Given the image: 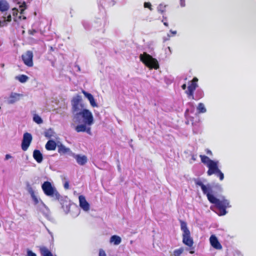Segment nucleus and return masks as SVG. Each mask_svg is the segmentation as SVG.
Returning <instances> with one entry per match:
<instances>
[{"label": "nucleus", "instance_id": "obj_1", "mask_svg": "<svg viewBox=\"0 0 256 256\" xmlns=\"http://www.w3.org/2000/svg\"><path fill=\"white\" fill-rule=\"evenodd\" d=\"M194 182L196 186H200L203 194L206 195L208 201L211 204H214L216 208H218V214L220 216L226 214L227 213L226 208L231 206L228 200L224 198H222L220 200L214 196L212 186L210 184H208L206 186L200 180H194Z\"/></svg>", "mask_w": 256, "mask_h": 256}, {"label": "nucleus", "instance_id": "obj_2", "mask_svg": "<svg viewBox=\"0 0 256 256\" xmlns=\"http://www.w3.org/2000/svg\"><path fill=\"white\" fill-rule=\"evenodd\" d=\"M200 157L201 159L202 162L206 164L208 168L207 172L208 176H210L215 174L219 178L220 180H224V174L218 168V161L212 160L208 156L200 154Z\"/></svg>", "mask_w": 256, "mask_h": 256}, {"label": "nucleus", "instance_id": "obj_3", "mask_svg": "<svg viewBox=\"0 0 256 256\" xmlns=\"http://www.w3.org/2000/svg\"><path fill=\"white\" fill-rule=\"evenodd\" d=\"M198 78L196 77L193 78L190 82V84L188 87V90L186 91L188 98L192 100H198L202 98L204 96L203 92L201 90H198L196 94V97L194 96V93L196 88L198 86Z\"/></svg>", "mask_w": 256, "mask_h": 256}, {"label": "nucleus", "instance_id": "obj_4", "mask_svg": "<svg viewBox=\"0 0 256 256\" xmlns=\"http://www.w3.org/2000/svg\"><path fill=\"white\" fill-rule=\"evenodd\" d=\"M140 61L150 69L157 70L159 68L158 60L146 52H144L142 54H140Z\"/></svg>", "mask_w": 256, "mask_h": 256}, {"label": "nucleus", "instance_id": "obj_5", "mask_svg": "<svg viewBox=\"0 0 256 256\" xmlns=\"http://www.w3.org/2000/svg\"><path fill=\"white\" fill-rule=\"evenodd\" d=\"M180 228L182 231V242L190 248L194 244V240L190 236V232L187 227L186 223L182 220H180Z\"/></svg>", "mask_w": 256, "mask_h": 256}, {"label": "nucleus", "instance_id": "obj_6", "mask_svg": "<svg viewBox=\"0 0 256 256\" xmlns=\"http://www.w3.org/2000/svg\"><path fill=\"white\" fill-rule=\"evenodd\" d=\"M82 97L80 95H76L74 97L72 100V110L74 114V118H77L78 114L83 110L84 106L82 104Z\"/></svg>", "mask_w": 256, "mask_h": 256}, {"label": "nucleus", "instance_id": "obj_7", "mask_svg": "<svg viewBox=\"0 0 256 256\" xmlns=\"http://www.w3.org/2000/svg\"><path fill=\"white\" fill-rule=\"evenodd\" d=\"M42 188L44 194L47 196H54L56 198L60 197L58 192L48 181L44 182L42 184Z\"/></svg>", "mask_w": 256, "mask_h": 256}, {"label": "nucleus", "instance_id": "obj_8", "mask_svg": "<svg viewBox=\"0 0 256 256\" xmlns=\"http://www.w3.org/2000/svg\"><path fill=\"white\" fill-rule=\"evenodd\" d=\"M80 116H82L84 118V121L85 124L91 126L93 124V116L88 110L83 109L80 113L78 114V118H76L78 119Z\"/></svg>", "mask_w": 256, "mask_h": 256}, {"label": "nucleus", "instance_id": "obj_9", "mask_svg": "<svg viewBox=\"0 0 256 256\" xmlns=\"http://www.w3.org/2000/svg\"><path fill=\"white\" fill-rule=\"evenodd\" d=\"M32 140V136L30 133L25 132L23 136V139L22 142V149L26 151L30 146Z\"/></svg>", "mask_w": 256, "mask_h": 256}, {"label": "nucleus", "instance_id": "obj_10", "mask_svg": "<svg viewBox=\"0 0 256 256\" xmlns=\"http://www.w3.org/2000/svg\"><path fill=\"white\" fill-rule=\"evenodd\" d=\"M24 64L28 67L33 66V54L32 51L28 50L22 56Z\"/></svg>", "mask_w": 256, "mask_h": 256}, {"label": "nucleus", "instance_id": "obj_11", "mask_svg": "<svg viewBox=\"0 0 256 256\" xmlns=\"http://www.w3.org/2000/svg\"><path fill=\"white\" fill-rule=\"evenodd\" d=\"M79 202H80V207L84 211H88L90 210V204L88 202L86 201L85 197L80 195L78 197Z\"/></svg>", "mask_w": 256, "mask_h": 256}, {"label": "nucleus", "instance_id": "obj_12", "mask_svg": "<svg viewBox=\"0 0 256 256\" xmlns=\"http://www.w3.org/2000/svg\"><path fill=\"white\" fill-rule=\"evenodd\" d=\"M72 156L76 160L78 164L80 166L84 165L88 162L87 157L84 155L72 154Z\"/></svg>", "mask_w": 256, "mask_h": 256}, {"label": "nucleus", "instance_id": "obj_13", "mask_svg": "<svg viewBox=\"0 0 256 256\" xmlns=\"http://www.w3.org/2000/svg\"><path fill=\"white\" fill-rule=\"evenodd\" d=\"M12 21V16L10 14H8L7 12L4 14L0 20V28L6 26L8 22Z\"/></svg>", "mask_w": 256, "mask_h": 256}, {"label": "nucleus", "instance_id": "obj_14", "mask_svg": "<svg viewBox=\"0 0 256 256\" xmlns=\"http://www.w3.org/2000/svg\"><path fill=\"white\" fill-rule=\"evenodd\" d=\"M210 242L211 246L215 249L219 250L222 249V246L214 235H212L210 236Z\"/></svg>", "mask_w": 256, "mask_h": 256}, {"label": "nucleus", "instance_id": "obj_15", "mask_svg": "<svg viewBox=\"0 0 256 256\" xmlns=\"http://www.w3.org/2000/svg\"><path fill=\"white\" fill-rule=\"evenodd\" d=\"M22 94L15 92H12L10 96L9 100L8 101V104H13L20 100V98L22 96Z\"/></svg>", "mask_w": 256, "mask_h": 256}, {"label": "nucleus", "instance_id": "obj_16", "mask_svg": "<svg viewBox=\"0 0 256 256\" xmlns=\"http://www.w3.org/2000/svg\"><path fill=\"white\" fill-rule=\"evenodd\" d=\"M82 92L84 95V96L88 100L90 104V105L92 107L98 106V104L95 102L94 98L91 94L88 93L83 90H82Z\"/></svg>", "mask_w": 256, "mask_h": 256}, {"label": "nucleus", "instance_id": "obj_17", "mask_svg": "<svg viewBox=\"0 0 256 256\" xmlns=\"http://www.w3.org/2000/svg\"><path fill=\"white\" fill-rule=\"evenodd\" d=\"M39 250L42 256H56V255L54 256L52 252L46 246H40Z\"/></svg>", "mask_w": 256, "mask_h": 256}, {"label": "nucleus", "instance_id": "obj_18", "mask_svg": "<svg viewBox=\"0 0 256 256\" xmlns=\"http://www.w3.org/2000/svg\"><path fill=\"white\" fill-rule=\"evenodd\" d=\"M10 6L6 0H0V11L2 12H7Z\"/></svg>", "mask_w": 256, "mask_h": 256}, {"label": "nucleus", "instance_id": "obj_19", "mask_svg": "<svg viewBox=\"0 0 256 256\" xmlns=\"http://www.w3.org/2000/svg\"><path fill=\"white\" fill-rule=\"evenodd\" d=\"M34 158L38 162L40 163L43 160L42 154L38 150H34L33 152Z\"/></svg>", "mask_w": 256, "mask_h": 256}, {"label": "nucleus", "instance_id": "obj_20", "mask_svg": "<svg viewBox=\"0 0 256 256\" xmlns=\"http://www.w3.org/2000/svg\"><path fill=\"white\" fill-rule=\"evenodd\" d=\"M56 147V144L53 140H49L46 144V148L48 150H54Z\"/></svg>", "mask_w": 256, "mask_h": 256}, {"label": "nucleus", "instance_id": "obj_21", "mask_svg": "<svg viewBox=\"0 0 256 256\" xmlns=\"http://www.w3.org/2000/svg\"><path fill=\"white\" fill-rule=\"evenodd\" d=\"M58 151L60 154H64L70 152V150L69 148H66L64 145L60 144L58 146Z\"/></svg>", "mask_w": 256, "mask_h": 256}, {"label": "nucleus", "instance_id": "obj_22", "mask_svg": "<svg viewBox=\"0 0 256 256\" xmlns=\"http://www.w3.org/2000/svg\"><path fill=\"white\" fill-rule=\"evenodd\" d=\"M121 238L116 235H114L110 238V242L114 243V245H118L121 242Z\"/></svg>", "mask_w": 256, "mask_h": 256}, {"label": "nucleus", "instance_id": "obj_23", "mask_svg": "<svg viewBox=\"0 0 256 256\" xmlns=\"http://www.w3.org/2000/svg\"><path fill=\"white\" fill-rule=\"evenodd\" d=\"M18 10L16 8H14L12 9V14L13 16V18L14 21L16 22L18 20H20L21 18V16H19L18 18Z\"/></svg>", "mask_w": 256, "mask_h": 256}, {"label": "nucleus", "instance_id": "obj_24", "mask_svg": "<svg viewBox=\"0 0 256 256\" xmlns=\"http://www.w3.org/2000/svg\"><path fill=\"white\" fill-rule=\"evenodd\" d=\"M197 110L198 112L200 114L204 113L206 112V110L204 106V104L202 102H200L198 104L197 106Z\"/></svg>", "mask_w": 256, "mask_h": 256}, {"label": "nucleus", "instance_id": "obj_25", "mask_svg": "<svg viewBox=\"0 0 256 256\" xmlns=\"http://www.w3.org/2000/svg\"><path fill=\"white\" fill-rule=\"evenodd\" d=\"M86 124H82L78 125L76 128L75 130L78 132H84L86 130Z\"/></svg>", "mask_w": 256, "mask_h": 256}, {"label": "nucleus", "instance_id": "obj_26", "mask_svg": "<svg viewBox=\"0 0 256 256\" xmlns=\"http://www.w3.org/2000/svg\"><path fill=\"white\" fill-rule=\"evenodd\" d=\"M16 78L20 82L24 83L28 80V78L26 75L22 74L16 76Z\"/></svg>", "mask_w": 256, "mask_h": 256}, {"label": "nucleus", "instance_id": "obj_27", "mask_svg": "<svg viewBox=\"0 0 256 256\" xmlns=\"http://www.w3.org/2000/svg\"><path fill=\"white\" fill-rule=\"evenodd\" d=\"M34 121L38 124H41L42 123L43 121L42 118L38 116V114H34L33 117Z\"/></svg>", "mask_w": 256, "mask_h": 256}, {"label": "nucleus", "instance_id": "obj_28", "mask_svg": "<svg viewBox=\"0 0 256 256\" xmlns=\"http://www.w3.org/2000/svg\"><path fill=\"white\" fill-rule=\"evenodd\" d=\"M184 252V248H180L178 249L175 250L174 251V256H180L181 254Z\"/></svg>", "mask_w": 256, "mask_h": 256}, {"label": "nucleus", "instance_id": "obj_29", "mask_svg": "<svg viewBox=\"0 0 256 256\" xmlns=\"http://www.w3.org/2000/svg\"><path fill=\"white\" fill-rule=\"evenodd\" d=\"M28 192L30 194L31 196L33 198L34 200L36 202H38L37 198L34 194V190H32V188L30 186L28 188Z\"/></svg>", "mask_w": 256, "mask_h": 256}, {"label": "nucleus", "instance_id": "obj_30", "mask_svg": "<svg viewBox=\"0 0 256 256\" xmlns=\"http://www.w3.org/2000/svg\"><path fill=\"white\" fill-rule=\"evenodd\" d=\"M52 131L50 130L45 132L44 136L48 138H50L52 136Z\"/></svg>", "mask_w": 256, "mask_h": 256}, {"label": "nucleus", "instance_id": "obj_31", "mask_svg": "<svg viewBox=\"0 0 256 256\" xmlns=\"http://www.w3.org/2000/svg\"><path fill=\"white\" fill-rule=\"evenodd\" d=\"M144 6L146 8H148L150 10H152V5L150 2H146L144 3Z\"/></svg>", "mask_w": 256, "mask_h": 256}, {"label": "nucleus", "instance_id": "obj_32", "mask_svg": "<svg viewBox=\"0 0 256 256\" xmlns=\"http://www.w3.org/2000/svg\"><path fill=\"white\" fill-rule=\"evenodd\" d=\"M98 256H106V255L105 252L102 249H100L99 250Z\"/></svg>", "mask_w": 256, "mask_h": 256}, {"label": "nucleus", "instance_id": "obj_33", "mask_svg": "<svg viewBox=\"0 0 256 256\" xmlns=\"http://www.w3.org/2000/svg\"><path fill=\"white\" fill-rule=\"evenodd\" d=\"M27 256H36V254L30 250L27 251Z\"/></svg>", "mask_w": 256, "mask_h": 256}, {"label": "nucleus", "instance_id": "obj_34", "mask_svg": "<svg viewBox=\"0 0 256 256\" xmlns=\"http://www.w3.org/2000/svg\"><path fill=\"white\" fill-rule=\"evenodd\" d=\"M206 154L208 155H209L210 156L212 155V151L210 150H208V149H206Z\"/></svg>", "mask_w": 256, "mask_h": 256}, {"label": "nucleus", "instance_id": "obj_35", "mask_svg": "<svg viewBox=\"0 0 256 256\" xmlns=\"http://www.w3.org/2000/svg\"><path fill=\"white\" fill-rule=\"evenodd\" d=\"M180 4L182 6H185V0H180Z\"/></svg>", "mask_w": 256, "mask_h": 256}, {"label": "nucleus", "instance_id": "obj_36", "mask_svg": "<svg viewBox=\"0 0 256 256\" xmlns=\"http://www.w3.org/2000/svg\"><path fill=\"white\" fill-rule=\"evenodd\" d=\"M64 188L66 189H68L69 188V184L68 182H65V184H64Z\"/></svg>", "mask_w": 256, "mask_h": 256}, {"label": "nucleus", "instance_id": "obj_37", "mask_svg": "<svg viewBox=\"0 0 256 256\" xmlns=\"http://www.w3.org/2000/svg\"><path fill=\"white\" fill-rule=\"evenodd\" d=\"M192 161L194 162L196 160V155H194V154H192Z\"/></svg>", "mask_w": 256, "mask_h": 256}, {"label": "nucleus", "instance_id": "obj_38", "mask_svg": "<svg viewBox=\"0 0 256 256\" xmlns=\"http://www.w3.org/2000/svg\"><path fill=\"white\" fill-rule=\"evenodd\" d=\"M85 132H86L87 133H88L89 134H90V128H86V130Z\"/></svg>", "mask_w": 256, "mask_h": 256}, {"label": "nucleus", "instance_id": "obj_39", "mask_svg": "<svg viewBox=\"0 0 256 256\" xmlns=\"http://www.w3.org/2000/svg\"><path fill=\"white\" fill-rule=\"evenodd\" d=\"M182 90H184L186 89V84H183L182 86Z\"/></svg>", "mask_w": 256, "mask_h": 256}, {"label": "nucleus", "instance_id": "obj_40", "mask_svg": "<svg viewBox=\"0 0 256 256\" xmlns=\"http://www.w3.org/2000/svg\"><path fill=\"white\" fill-rule=\"evenodd\" d=\"M10 158H11V156L10 154H6V160H8V159H9Z\"/></svg>", "mask_w": 256, "mask_h": 256}, {"label": "nucleus", "instance_id": "obj_41", "mask_svg": "<svg viewBox=\"0 0 256 256\" xmlns=\"http://www.w3.org/2000/svg\"><path fill=\"white\" fill-rule=\"evenodd\" d=\"M164 24L166 26H168V23L167 22H164Z\"/></svg>", "mask_w": 256, "mask_h": 256}, {"label": "nucleus", "instance_id": "obj_42", "mask_svg": "<svg viewBox=\"0 0 256 256\" xmlns=\"http://www.w3.org/2000/svg\"><path fill=\"white\" fill-rule=\"evenodd\" d=\"M50 50H52V51H54V48H53L52 46H50Z\"/></svg>", "mask_w": 256, "mask_h": 256}, {"label": "nucleus", "instance_id": "obj_43", "mask_svg": "<svg viewBox=\"0 0 256 256\" xmlns=\"http://www.w3.org/2000/svg\"><path fill=\"white\" fill-rule=\"evenodd\" d=\"M190 254H194V251H193V250H190Z\"/></svg>", "mask_w": 256, "mask_h": 256}, {"label": "nucleus", "instance_id": "obj_44", "mask_svg": "<svg viewBox=\"0 0 256 256\" xmlns=\"http://www.w3.org/2000/svg\"><path fill=\"white\" fill-rule=\"evenodd\" d=\"M168 49L170 50V52H171V49H170V46L168 47Z\"/></svg>", "mask_w": 256, "mask_h": 256}, {"label": "nucleus", "instance_id": "obj_45", "mask_svg": "<svg viewBox=\"0 0 256 256\" xmlns=\"http://www.w3.org/2000/svg\"><path fill=\"white\" fill-rule=\"evenodd\" d=\"M172 33H173L174 34H176V31H174V32H172Z\"/></svg>", "mask_w": 256, "mask_h": 256}]
</instances>
